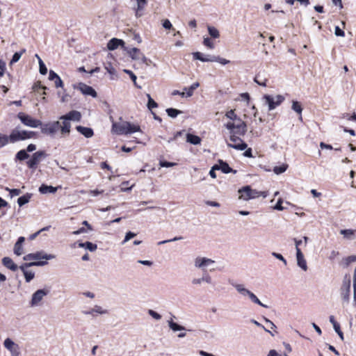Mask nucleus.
I'll list each match as a JSON object with an SVG mask.
<instances>
[{
    "label": "nucleus",
    "mask_w": 356,
    "mask_h": 356,
    "mask_svg": "<svg viewBox=\"0 0 356 356\" xmlns=\"http://www.w3.org/2000/svg\"><path fill=\"white\" fill-rule=\"evenodd\" d=\"M59 120L62 121L61 134L62 136H68L71 131L70 122H80L81 120V114L78 111H71L59 117Z\"/></svg>",
    "instance_id": "obj_1"
},
{
    "label": "nucleus",
    "mask_w": 356,
    "mask_h": 356,
    "mask_svg": "<svg viewBox=\"0 0 356 356\" xmlns=\"http://www.w3.org/2000/svg\"><path fill=\"white\" fill-rule=\"evenodd\" d=\"M111 131L118 135H129L136 132H141L138 124H132L127 121L113 122Z\"/></svg>",
    "instance_id": "obj_2"
},
{
    "label": "nucleus",
    "mask_w": 356,
    "mask_h": 356,
    "mask_svg": "<svg viewBox=\"0 0 356 356\" xmlns=\"http://www.w3.org/2000/svg\"><path fill=\"white\" fill-rule=\"evenodd\" d=\"M37 134L33 131L21 130L19 128H15L10 132V143H15L19 141L26 140L31 138H36Z\"/></svg>",
    "instance_id": "obj_3"
},
{
    "label": "nucleus",
    "mask_w": 356,
    "mask_h": 356,
    "mask_svg": "<svg viewBox=\"0 0 356 356\" xmlns=\"http://www.w3.org/2000/svg\"><path fill=\"white\" fill-rule=\"evenodd\" d=\"M232 285L236 290V291L243 297H248L249 299L254 303L257 304L264 308H268V306L263 304L259 299L257 297V296L250 291L249 289H246L243 284H236L233 283Z\"/></svg>",
    "instance_id": "obj_4"
},
{
    "label": "nucleus",
    "mask_w": 356,
    "mask_h": 356,
    "mask_svg": "<svg viewBox=\"0 0 356 356\" xmlns=\"http://www.w3.org/2000/svg\"><path fill=\"white\" fill-rule=\"evenodd\" d=\"M62 123L60 121H53L47 123L41 122L40 129L41 132L47 136L53 137L56 135L57 131L60 129L61 131Z\"/></svg>",
    "instance_id": "obj_5"
},
{
    "label": "nucleus",
    "mask_w": 356,
    "mask_h": 356,
    "mask_svg": "<svg viewBox=\"0 0 356 356\" xmlns=\"http://www.w3.org/2000/svg\"><path fill=\"white\" fill-rule=\"evenodd\" d=\"M47 264V261H35L30 263L23 264L19 266V269L23 272L26 282H30L35 277V273L28 270L27 268L31 266H43Z\"/></svg>",
    "instance_id": "obj_6"
},
{
    "label": "nucleus",
    "mask_w": 356,
    "mask_h": 356,
    "mask_svg": "<svg viewBox=\"0 0 356 356\" xmlns=\"http://www.w3.org/2000/svg\"><path fill=\"white\" fill-rule=\"evenodd\" d=\"M351 277L350 274H346L340 288V295L343 302L348 303L350 298Z\"/></svg>",
    "instance_id": "obj_7"
},
{
    "label": "nucleus",
    "mask_w": 356,
    "mask_h": 356,
    "mask_svg": "<svg viewBox=\"0 0 356 356\" xmlns=\"http://www.w3.org/2000/svg\"><path fill=\"white\" fill-rule=\"evenodd\" d=\"M263 99L264 100L265 104L268 105V111H272L284 101V97L281 95H277L275 97L270 95H264Z\"/></svg>",
    "instance_id": "obj_8"
},
{
    "label": "nucleus",
    "mask_w": 356,
    "mask_h": 356,
    "mask_svg": "<svg viewBox=\"0 0 356 356\" xmlns=\"http://www.w3.org/2000/svg\"><path fill=\"white\" fill-rule=\"evenodd\" d=\"M47 154L44 151H38L33 153L31 159L26 161V165L29 168L35 170L37 168L39 163L46 158Z\"/></svg>",
    "instance_id": "obj_9"
},
{
    "label": "nucleus",
    "mask_w": 356,
    "mask_h": 356,
    "mask_svg": "<svg viewBox=\"0 0 356 356\" xmlns=\"http://www.w3.org/2000/svg\"><path fill=\"white\" fill-rule=\"evenodd\" d=\"M17 117L25 126L31 128H37L41 125V121L40 120L33 118L31 116L24 113H18Z\"/></svg>",
    "instance_id": "obj_10"
},
{
    "label": "nucleus",
    "mask_w": 356,
    "mask_h": 356,
    "mask_svg": "<svg viewBox=\"0 0 356 356\" xmlns=\"http://www.w3.org/2000/svg\"><path fill=\"white\" fill-rule=\"evenodd\" d=\"M229 139L232 143H227V145L232 148L237 150H245L248 145L247 144L240 138L239 136L235 135V133H231L229 134Z\"/></svg>",
    "instance_id": "obj_11"
},
{
    "label": "nucleus",
    "mask_w": 356,
    "mask_h": 356,
    "mask_svg": "<svg viewBox=\"0 0 356 356\" xmlns=\"http://www.w3.org/2000/svg\"><path fill=\"white\" fill-rule=\"evenodd\" d=\"M50 292L49 289L48 288H44L42 289L37 290L32 295V298L30 302V305L31 307H36L38 306L43 299V298L46 296H47Z\"/></svg>",
    "instance_id": "obj_12"
},
{
    "label": "nucleus",
    "mask_w": 356,
    "mask_h": 356,
    "mask_svg": "<svg viewBox=\"0 0 356 356\" xmlns=\"http://www.w3.org/2000/svg\"><path fill=\"white\" fill-rule=\"evenodd\" d=\"M56 257L54 254H48L46 253H44L43 252H37L35 253H30L26 255H25L23 257V259L24 261H30V260H40L41 259H46V260H50L53 259Z\"/></svg>",
    "instance_id": "obj_13"
},
{
    "label": "nucleus",
    "mask_w": 356,
    "mask_h": 356,
    "mask_svg": "<svg viewBox=\"0 0 356 356\" xmlns=\"http://www.w3.org/2000/svg\"><path fill=\"white\" fill-rule=\"evenodd\" d=\"M215 261L211 259L203 257H197L195 259L194 265L196 268L205 270L206 268L214 264Z\"/></svg>",
    "instance_id": "obj_14"
},
{
    "label": "nucleus",
    "mask_w": 356,
    "mask_h": 356,
    "mask_svg": "<svg viewBox=\"0 0 356 356\" xmlns=\"http://www.w3.org/2000/svg\"><path fill=\"white\" fill-rule=\"evenodd\" d=\"M4 347L8 349L12 356H19L20 354L19 347L17 344L15 343L12 339L7 338L3 342Z\"/></svg>",
    "instance_id": "obj_15"
},
{
    "label": "nucleus",
    "mask_w": 356,
    "mask_h": 356,
    "mask_svg": "<svg viewBox=\"0 0 356 356\" xmlns=\"http://www.w3.org/2000/svg\"><path fill=\"white\" fill-rule=\"evenodd\" d=\"M78 88L85 95H90L92 97H96L97 96V92L95 90V89L85 83H80L79 84Z\"/></svg>",
    "instance_id": "obj_16"
},
{
    "label": "nucleus",
    "mask_w": 356,
    "mask_h": 356,
    "mask_svg": "<svg viewBox=\"0 0 356 356\" xmlns=\"http://www.w3.org/2000/svg\"><path fill=\"white\" fill-rule=\"evenodd\" d=\"M215 56L204 55L201 52L196 51L193 53V57L195 60H199L202 62H213Z\"/></svg>",
    "instance_id": "obj_17"
},
{
    "label": "nucleus",
    "mask_w": 356,
    "mask_h": 356,
    "mask_svg": "<svg viewBox=\"0 0 356 356\" xmlns=\"http://www.w3.org/2000/svg\"><path fill=\"white\" fill-rule=\"evenodd\" d=\"M240 194L239 198L243 200H251V187L250 186H245L238 190Z\"/></svg>",
    "instance_id": "obj_18"
},
{
    "label": "nucleus",
    "mask_w": 356,
    "mask_h": 356,
    "mask_svg": "<svg viewBox=\"0 0 356 356\" xmlns=\"http://www.w3.org/2000/svg\"><path fill=\"white\" fill-rule=\"evenodd\" d=\"M296 258H297V264L298 266L301 268L303 270H307V266L306 260L304 258L303 254L301 252L300 249H298V252L296 253Z\"/></svg>",
    "instance_id": "obj_19"
},
{
    "label": "nucleus",
    "mask_w": 356,
    "mask_h": 356,
    "mask_svg": "<svg viewBox=\"0 0 356 356\" xmlns=\"http://www.w3.org/2000/svg\"><path fill=\"white\" fill-rule=\"evenodd\" d=\"M76 129L81 134L83 135L86 138H90L93 136L94 131L90 127H86L81 125L76 126Z\"/></svg>",
    "instance_id": "obj_20"
},
{
    "label": "nucleus",
    "mask_w": 356,
    "mask_h": 356,
    "mask_svg": "<svg viewBox=\"0 0 356 356\" xmlns=\"http://www.w3.org/2000/svg\"><path fill=\"white\" fill-rule=\"evenodd\" d=\"M247 131V124L245 122L242 121L241 119H238V123L235 129V135L236 136H244Z\"/></svg>",
    "instance_id": "obj_21"
},
{
    "label": "nucleus",
    "mask_w": 356,
    "mask_h": 356,
    "mask_svg": "<svg viewBox=\"0 0 356 356\" xmlns=\"http://www.w3.org/2000/svg\"><path fill=\"white\" fill-rule=\"evenodd\" d=\"M127 53L132 59L139 60L145 58V56L140 52V49L136 47L130 48L127 50Z\"/></svg>",
    "instance_id": "obj_22"
},
{
    "label": "nucleus",
    "mask_w": 356,
    "mask_h": 356,
    "mask_svg": "<svg viewBox=\"0 0 356 356\" xmlns=\"http://www.w3.org/2000/svg\"><path fill=\"white\" fill-rule=\"evenodd\" d=\"M216 165H217L218 170H221L223 173L227 174L232 172L236 173V170H233L228 163L222 160H219L218 163L216 164Z\"/></svg>",
    "instance_id": "obj_23"
},
{
    "label": "nucleus",
    "mask_w": 356,
    "mask_h": 356,
    "mask_svg": "<svg viewBox=\"0 0 356 356\" xmlns=\"http://www.w3.org/2000/svg\"><path fill=\"white\" fill-rule=\"evenodd\" d=\"M124 44V41L118 38H112L110 40L107 44V48L111 50L116 49L119 46H123Z\"/></svg>",
    "instance_id": "obj_24"
},
{
    "label": "nucleus",
    "mask_w": 356,
    "mask_h": 356,
    "mask_svg": "<svg viewBox=\"0 0 356 356\" xmlns=\"http://www.w3.org/2000/svg\"><path fill=\"white\" fill-rule=\"evenodd\" d=\"M268 78L266 76L264 72H259L254 77V81L259 86H266Z\"/></svg>",
    "instance_id": "obj_25"
},
{
    "label": "nucleus",
    "mask_w": 356,
    "mask_h": 356,
    "mask_svg": "<svg viewBox=\"0 0 356 356\" xmlns=\"http://www.w3.org/2000/svg\"><path fill=\"white\" fill-rule=\"evenodd\" d=\"M58 190V187H54L52 186H47L46 184H42L39 187V192L41 194H47V193H55Z\"/></svg>",
    "instance_id": "obj_26"
},
{
    "label": "nucleus",
    "mask_w": 356,
    "mask_h": 356,
    "mask_svg": "<svg viewBox=\"0 0 356 356\" xmlns=\"http://www.w3.org/2000/svg\"><path fill=\"white\" fill-rule=\"evenodd\" d=\"M2 263L6 268L13 271H15L18 268V266L13 262L12 259H10V257H3L2 259Z\"/></svg>",
    "instance_id": "obj_27"
},
{
    "label": "nucleus",
    "mask_w": 356,
    "mask_h": 356,
    "mask_svg": "<svg viewBox=\"0 0 356 356\" xmlns=\"http://www.w3.org/2000/svg\"><path fill=\"white\" fill-rule=\"evenodd\" d=\"M137 1V7L136 8V17H140L142 15V11L145 8V7L147 5V1L146 0H136Z\"/></svg>",
    "instance_id": "obj_28"
},
{
    "label": "nucleus",
    "mask_w": 356,
    "mask_h": 356,
    "mask_svg": "<svg viewBox=\"0 0 356 356\" xmlns=\"http://www.w3.org/2000/svg\"><path fill=\"white\" fill-rule=\"evenodd\" d=\"M292 110H293L295 112H296L299 115V120L300 121L302 120V107L301 104L298 101H292Z\"/></svg>",
    "instance_id": "obj_29"
},
{
    "label": "nucleus",
    "mask_w": 356,
    "mask_h": 356,
    "mask_svg": "<svg viewBox=\"0 0 356 356\" xmlns=\"http://www.w3.org/2000/svg\"><path fill=\"white\" fill-rule=\"evenodd\" d=\"M29 158V154L26 149H21L15 154V160L23 161Z\"/></svg>",
    "instance_id": "obj_30"
},
{
    "label": "nucleus",
    "mask_w": 356,
    "mask_h": 356,
    "mask_svg": "<svg viewBox=\"0 0 356 356\" xmlns=\"http://www.w3.org/2000/svg\"><path fill=\"white\" fill-rule=\"evenodd\" d=\"M186 141L193 145H198L201 143V138L198 136L187 134Z\"/></svg>",
    "instance_id": "obj_31"
},
{
    "label": "nucleus",
    "mask_w": 356,
    "mask_h": 356,
    "mask_svg": "<svg viewBox=\"0 0 356 356\" xmlns=\"http://www.w3.org/2000/svg\"><path fill=\"white\" fill-rule=\"evenodd\" d=\"M168 324L169 327L173 332L186 330V327H185L177 324V323L174 322L172 319L169 320L168 321Z\"/></svg>",
    "instance_id": "obj_32"
},
{
    "label": "nucleus",
    "mask_w": 356,
    "mask_h": 356,
    "mask_svg": "<svg viewBox=\"0 0 356 356\" xmlns=\"http://www.w3.org/2000/svg\"><path fill=\"white\" fill-rule=\"evenodd\" d=\"M31 197H32V194L29 193L19 197L17 200L18 205L19 207H22L23 205L26 204V203H28L30 201Z\"/></svg>",
    "instance_id": "obj_33"
},
{
    "label": "nucleus",
    "mask_w": 356,
    "mask_h": 356,
    "mask_svg": "<svg viewBox=\"0 0 356 356\" xmlns=\"http://www.w3.org/2000/svg\"><path fill=\"white\" fill-rule=\"evenodd\" d=\"M79 247L83 248L87 250H88L90 252H94L97 250V245L95 243H92L91 242L87 241L85 243H79Z\"/></svg>",
    "instance_id": "obj_34"
},
{
    "label": "nucleus",
    "mask_w": 356,
    "mask_h": 356,
    "mask_svg": "<svg viewBox=\"0 0 356 356\" xmlns=\"http://www.w3.org/2000/svg\"><path fill=\"white\" fill-rule=\"evenodd\" d=\"M356 230L347 229H341L340 230V234H342L344 238L351 240L354 238L355 233Z\"/></svg>",
    "instance_id": "obj_35"
},
{
    "label": "nucleus",
    "mask_w": 356,
    "mask_h": 356,
    "mask_svg": "<svg viewBox=\"0 0 356 356\" xmlns=\"http://www.w3.org/2000/svg\"><path fill=\"white\" fill-rule=\"evenodd\" d=\"M200 86L198 82L193 83L189 88H184L186 92V97H191L193 94L194 90Z\"/></svg>",
    "instance_id": "obj_36"
},
{
    "label": "nucleus",
    "mask_w": 356,
    "mask_h": 356,
    "mask_svg": "<svg viewBox=\"0 0 356 356\" xmlns=\"http://www.w3.org/2000/svg\"><path fill=\"white\" fill-rule=\"evenodd\" d=\"M25 52H26V49H22L20 51L15 52L13 54V58L10 61V65H13V64L17 63V61H19V60L22 57V54Z\"/></svg>",
    "instance_id": "obj_37"
},
{
    "label": "nucleus",
    "mask_w": 356,
    "mask_h": 356,
    "mask_svg": "<svg viewBox=\"0 0 356 356\" xmlns=\"http://www.w3.org/2000/svg\"><path fill=\"white\" fill-rule=\"evenodd\" d=\"M288 167L289 165L286 163H283L281 165L275 166L273 168V172L276 175H280L284 172L287 170Z\"/></svg>",
    "instance_id": "obj_38"
},
{
    "label": "nucleus",
    "mask_w": 356,
    "mask_h": 356,
    "mask_svg": "<svg viewBox=\"0 0 356 356\" xmlns=\"http://www.w3.org/2000/svg\"><path fill=\"white\" fill-rule=\"evenodd\" d=\"M165 111L168 115L172 118H176L179 114L182 113V111L173 108H167Z\"/></svg>",
    "instance_id": "obj_39"
},
{
    "label": "nucleus",
    "mask_w": 356,
    "mask_h": 356,
    "mask_svg": "<svg viewBox=\"0 0 356 356\" xmlns=\"http://www.w3.org/2000/svg\"><path fill=\"white\" fill-rule=\"evenodd\" d=\"M8 143H10L9 136L0 133V149L5 147Z\"/></svg>",
    "instance_id": "obj_40"
},
{
    "label": "nucleus",
    "mask_w": 356,
    "mask_h": 356,
    "mask_svg": "<svg viewBox=\"0 0 356 356\" xmlns=\"http://www.w3.org/2000/svg\"><path fill=\"white\" fill-rule=\"evenodd\" d=\"M208 31L211 37L213 38H218L220 36L218 30L214 26H208Z\"/></svg>",
    "instance_id": "obj_41"
},
{
    "label": "nucleus",
    "mask_w": 356,
    "mask_h": 356,
    "mask_svg": "<svg viewBox=\"0 0 356 356\" xmlns=\"http://www.w3.org/2000/svg\"><path fill=\"white\" fill-rule=\"evenodd\" d=\"M147 97L148 98L147 108L149 110H152V108H157L158 104L151 97L150 95L147 94Z\"/></svg>",
    "instance_id": "obj_42"
},
{
    "label": "nucleus",
    "mask_w": 356,
    "mask_h": 356,
    "mask_svg": "<svg viewBox=\"0 0 356 356\" xmlns=\"http://www.w3.org/2000/svg\"><path fill=\"white\" fill-rule=\"evenodd\" d=\"M39 71L42 75H45L47 73V68L40 58H39Z\"/></svg>",
    "instance_id": "obj_43"
},
{
    "label": "nucleus",
    "mask_w": 356,
    "mask_h": 356,
    "mask_svg": "<svg viewBox=\"0 0 356 356\" xmlns=\"http://www.w3.org/2000/svg\"><path fill=\"white\" fill-rule=\"evenodd\" d=\"M225 116L232 120H236L238 122V119H240L239 118H238L234 110H230L227 111L225 114Z\"/></svg>",
    "instance_id": "obj_44"
},
{
    "label": "nucleus",
    "mask_w": 356,
    "mask_h": 356,
    "mask_svg": "<svg viewBox=\"0 0 356 356\" xmlns=\"http://www.w3.org/2000/svg\"><path fill=\"white\" fill-rule=\"evenodd\" d=\"M93 311H95V314H106L108 313L107 309H103L99 305H95L93 307Z\"/></svg>",
    "instance_id": "obj_45"
},
{
    "label": "nucleus",
    "mask_w": 356,
    "mask_h": 356,
    "mask_svg": "<svg viewBox=\"0 0 356 356\" xmlns=\"http://www.w3.org/2000/svg\"><path fill=\"white\" fill-rule=\"evenodd\" d=\"M124 72L129 74V77L131 78V79L133 81L134 85L138 88H140V86H138L137 83H136V79H137V77L134 74V72L129 70H124Z\"/></svg>",
    "instance_id": "obj_46"
},
{
    "label": "nucleus",
    "mask_w": 356,
    "mask_h": 356,
    "mask_svg": "<svg viewBox=\"0 0 356 356\" xmlns=\"http://www.w3.org/2000/svg\"><path fill=\"white\" fill-rule=\"evenodd\" d=\"M14 253L15 254H17V256L22 254V253H23L22 244H18V243H15V246H14Z\"/></svg>",
    "instance_id": "obj_47"
},
{
    "label": "nucleus",
    "mask_w": 356,
    "mask_h": 356,
    "mask_svg": "<svg viewBox=\"0 0 356 356\" xmlns=\"http://www.w3.org/2000/svg\"><path fill=\"white\" fill-rule=\"evenodd\" d=\"M213 62H218L223 65H227L230 63V60H227L225 58H221L220 56H214L213 57Z\"/></svg>",
    "instance_id": "obj_48"
},
{
    "label": "nucleus",
    "mask_w": 356,
    "mask_h": 356,
    "mask_svg": "<svg viewBox=\"0 0 356 356\" xmlns=\"http://www.w3.org/2000/svg\"><path fill=\"white\" fill-rule=\"evenodd\" d=\"M225 126L229 131V134H231V133H235L237 124L234 122H227Z\"/></svg>",
    "instance_id": "obj_49"
},
{
    "label": "nucleus",
    "mask_w": 356,
    "mask_h": 356,
    "mask_svg": "<svg viewBox=\"0 0 356 356\" xmlns=\"http://www.w3.org/2000/svg\"><path fill=\"white\" fill-rule=\"evenodd\" d=\"M159 165L161 167H163V168H170V167H173V166L176 165L177 163H172V162H168L166 161H160Z\"/></svg>",
    "instance_id": "obj_50"
},
{
    "label": "nucleus",
    "mask_w": 356,
    "mask_h": 356,
    "mask_svg": "<svg viewBox=\"0 0 356 356\" xmlns=\"http://www.w3.org/2000/svg\"><path fill=\"white\" fill-rule=\"evenodd\" d=\"M181 239H183L182 236H175V237H174L173 238H171V239H168V240H164V241H159L158 243V245H163V244H165V243H167L174 242V241H179V240H181Z\"/></svg>",
    "instance_id": "obj_51"
},
{
    "label": "nucleus",
    "mask_w": 356,
    "mask_h": 356,
    "mask_svg": "<svg viewBox=\"0 0 356 356\" xmlns=\"http://www.w3.org/2000/svg\"><path fill=\"white\" fill-rule=\"evenodd\" d=\"M6 70V64L5 61L0 59V77L3 76L5 74V71Z\"/></svg>",
    "instance_id": "obj_52"
},
{
    "label": "nucleus",
    "mask_w": 356,
    "mask_h": 356,
    "mask_svg": "<svg viewBox=\"0 0 356 356\" xmlns=\"http://www.w3.org/2000/svg\"><path fill=\"white\" fill-rule=\"evenodd\" d=\"M250 322L254 324L255 325H257V326L264 329L266 332H269L272 336H274V334L272 332H270V330H267L263 325H261L260 323H259L256 320L251 319Z\"/></svg>",
    "instance_id": "obj_53"
},
{
    "label": "nucleus",
    "mask_w": 356,
    "mask_h": 356,
    "mask_svg": "<svg viewBox=\"0 0 356 356\" xmlns=\"http://www.w3.org/2000/svg\"><path fill=\"white\" fill-rule=\"evenodd\" d=\"M105 69L106 70L107 72L111 75L113 76L116 74V70L111 63H108L107 65H106Z\"/></svg>",
    "instance_id": "obj_54"
},
{
    "label": "nucleus",
    "mask_w": 356,
    "mask_h": 356,
    "mask_svg": "<svg viewBox=\"0 0 356 356\" xmlns=\"http://www.w3.org/2000/svg\"><path fill=\"white\" fill-rule=\"evenodd\" d=\"M335 332L338 334L339 337L341 340H343V334L341 330L340 325L339 323H335L334 326L333 327Z\"/></svg>",
    "instance_id": "obj_55"
},
{
    "label": "nucleus",
    "mask_w": 356,
    "mask_h": 356,
    "mask_svg": "<svg viewBox=\"0 0 356 356\" xmlns=\"http://www.w3.org/2000/svg\"><path fill=\"white\" fill-rule=\"evenodd\" d=\"M203 44L209 49H213V43L211 41L209 38H204L203 40Z\"/></svg>",
    "instance_id": "obj_56"
},
{
    "label": "nucleus",
    "mask_w": 356,
    "mask_h": 356,
    "mask_svg": "<svg viewBox=\"0 0 356 356\" xmlns=\"http://www.w3.org/2000/svg\"><path fill=\"white\" fill-rule=\"evenodd\" d=\"M148 314L156 320H160L161 318V316L159 313L152 309H149Z\"/></svg>",
    "instance_id": "obj_57"
},
{
    "label": "nucleus",
    "mask_w": 356,
    "mask_h": 356,
    "mask_svg": "<svg viewBox=\"0 0 356 356\" xmlns=\"http://www.w3.org/2000/svg\"><path fill=\"white\" fill-rule=\"evenodd\" d=\"M136 234L131 232H128L124 237V239L122 242V244H124L126 242L129 241L131 238H134Z\"/></svg>",
    "instance_id": "obj_58"
},
{
    "label": "nucleus",
    "mask_w": 356,
    "mask_h": 356,
    "mask_svg": "<svg viewBox=\"0 0 356 356\" xmlns=\"http://www.w3.org/2000/svg\"><path fill=\"white\" fill-rule=\"evenodd\" d=\"M272 255L274 257H275L276 259L282 261L284 263V264L285 266H286V264H287L286 260L284 258V257L281 254L273 252H272Z\"/></svg>",
    "instance_id": "obj_59"
},
{
    "label": "nucleus",
    "mask_w": 356,
    "mask_h": 356,
    "mask_svg": "<svg viewBox=\"0 0 356 356\" xmlns=\"http://www.w3.org/2000/svg\"><path fill=\"white\" fill-rule=\"evenodd\" d=\"M202 280H204V282H206L207 284H211L212 283V278L207 273H204L202 277Z\"/></svg>",
    "instance_id": "obj_60"
},
{
    "label": "nucleus",
    "mask_w": 356,
    "mask_h": 356,
    "mask_svg": "<svg viewBox=\"0 0 356 356\" xmlns=\"http://www.w3.org/2000/svg\"><path fill=\"white\" fill-rule=\"evenodd\" d=\"M163 27L165 29H170L172 28V25L169 19H165L163 20L162 23Z\"/></svg>",
    "instance_id": "obj_61"
},
{
    "label": "nucleus",
    "mask_w": 356,
    "mask_h": 356,
    "mask_svg": "<svg viewBox=\"0 0 356 356\" xmlns=\"http://www.w3.org/2000/svg\"><path fill=\"white\" fill-rule=\"evenodd\" d=\"M345 261H346V266H349V264L350 263L356 261V256H355V255L349 256L346 258Z\"/></svg>",
    "instance_id": "obj_62"
},
{
    "label": "nucleus",
    "mask_w": 356,
    "mask_h": 356,
    "mask_svg": "<svg viewBox=\"0 0 356 356\" xmlns=\"http://www.w3.org/2000/svg\"><path fill=\"white\" fill-rule=\"evenodd\" d=\"M10 195L11 197L17 196L20 195L21 190L17 188L9 189Z\"/></svg>",
    "instance_id": "obj_63"
},
{
    "label": "nucleus",
    "mask_w": 356,
    "mask_h": 356,
    "mask_svg": "<svg viewBox=\"0 0 356 356\" xmlns=\"http://www.w3.org/2000/svg\"><path fill=\"white\" fill-rule=\"evenodd\" d=\"M54 81L56 88H63V83L60 76H58L57 79H54Z\"/></svg>",
    "instance_id": "obj_64"
}]
</instances>
